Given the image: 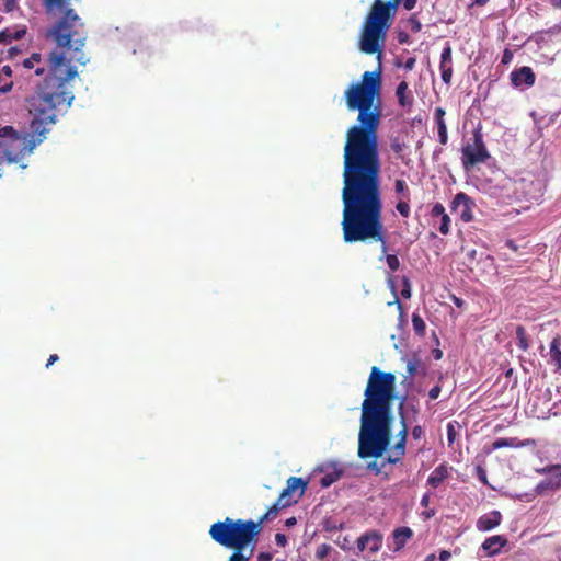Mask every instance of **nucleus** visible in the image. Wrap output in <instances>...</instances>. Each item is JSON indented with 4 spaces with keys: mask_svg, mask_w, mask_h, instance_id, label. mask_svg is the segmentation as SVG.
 <instances>
[{
    "mask_svg": "<svg viewBox=\"0 0 561 561\" xmlns=\"http://www.w3.org/2000/svg\"><path fill=\"white\" fill-rule=\"evenodd\" d=\"M380 70L365 71L344 92L348 111H357V124L346 130L343 153L342 232L345 243L379 242L388 267L396 272L400 261L387 254L382 222L381 160L378 129L382 118Z\"/></svg>",
    "mask_w": 561,
    "mask_h": 561,
    "instance_id": "1",
    "label": "nucleus"
},
{
    "mask_svg": "<svg viewBox=\"0 0 561 561\" xmlns=\"http://www.w3.org/2000/svg\"><path fill=\"white\" fill-rule=\"evenodd\" d=\"M48 75L37 91L27 99L28 112L33 116L32 134H19L12 126L0 128L3 154L9 163H16L39 145L48 126L56 123L59 113L66 112L73 99L69 82L78 76L75 67L66 64L65 51L53 50L47 59Z\"/></svg>",
    "mask_w": 561,
    "mask_h": 561,
    "instance_id": "2",
    "label": "nucleus"
},
{
    "mask_svg": "<svg viewBox=\"0 0 561 561\" xmlns=\"http://www.w3.org/2000/svg\"><path fill=\"white\" fill-rule=\"evenodd\" d=\"M396 375L382 371L377 366L371 367L362 403L360 428L358 434V457L362 459L381 458L394 465L404 457L409 433L403 414L404 399L399 403L401 428L398 442L390 446L393 423L392 400L396 390Z\"/></svg>",
    "mask_w": 561,
    "mask_h": 561,
    "instance_id": "3",
    "label": "nucleus"
},
{
    "mask_svg": "<svg viewBox=\"0 0 561 561\" xmlns=\"http://www.w3.org/2000/svg\"><path fill=\"white\" fill-rule=\"evenodd\" d=\"M70 0H44L43 4L48 14L64 11L60 19L47 31L46 37L51 38L58 48L70 51L66 64L69 67L71 61L82 66L87 65L89 58L83 53L88 38V31L82 19L73 9H66Z\"/></svg>",
    "mask_w": 561,
    "mask_h": 561,
    "instance_id": "4",
    "label": "nucleus"
},
{
    "mask_svg": "<svg viewBox=\"0 0 561 561\" xmlns=\"http://www.w3.org/2000/svg\"><path fill=\"white\" fill-rule=\"evenodd\" d=\"M401 0H375L368 12L360 33V50L368 55L382 53L390 20L394 15Z\"/></svg>",
    "mask_w": 561,
    "mask_h": 561,
    "instance_id": "5",
    "label": "nucleus"
},
{
    "mask_svg": "<svg viewBox=\"0 0 561 561\" xmlns=\"http://www.w3.org/2000/svg\"><path fill=\"white\" fill-rule=\"evenodd\" d=\"M208 533L210 538L222 547L247 548L260 535L261 527L253 519L226 517L225 520L214 523Z\"/></svg>",
    "mask_w": 561,
    "mask_h": 561,
    "instance_id": "6",
    "label": "nucleus"
},
{
    "mask_svg": "<svg viewBox=\"0 0 561 561\" xmlns=\"http://www.w3.org/2000/svg\"><path fill=\"white\" fill-rule=\"evenodd\" d=\"M490 159V153L483 141V135L480 129L473 131V142L461 148V161L463 169L469 171L479 163H484Z\"/></svg>",
    "mask_w": 561,
    "mask_h": 561,
    "instance_id": "7",
    "label": "nucleus"
},
{
    "mask_svg": "<svg viewBox=\"0 0 561 561\" xmlns=\"http://www.w3.org/2000/svg\"><path fill=\"white\" fill-rule=\"evenodd\" d=\"M308 486V481L298 477H290L285 489L279 494V501L284 505H291L305 494Z\"/></svg>",
    "mask_w": 561,
    "mask_h": 561,
    "instance_id": "8",
    "label": "nucleus"
},
{
    "mask_svg": "<svg viewBox=\"0 0 561 561\" xmlns=\"http://www.w3.org/2000/svg\"><path fill=\"white\" fill-rule=\"evenodd\" d=\"M473 199L463 192L457 193L450 203L451 213L458 214L463 222L473 219Z\"/></svg>",
    "mask_w": 561,
    "mask_h": 561,
    "instance_id": "9",
    "label": "nucleus"
},
{
    "mask_svg": "<svg viewBox=\"0 0 561 561\" xmlns=\"http://www.w3.org/2000/svg\"><path fill=\"white\" fill-rule=\"evenodd\" d=\"M316 471L323 474L319 481L320 485L322 488H329L341 479L344 473V468L340 467L337 462L329 461L317 467Z\"/></svg>",
    "mask_w": 561,
    "mask_h": 561,
    "instance_id": "10",
    "label": "nucleus"
},
{
    "mask_svg": "<svg viewBox=\"0 0 561 561\" xmlns=\"http://www.w3.org/2000/svg\"><path fill=\"white\" fill-rule=\"evenodd\" d=\"M381 546L382 536L377 530L366 531L357 539V548L360 552L376 553L380 550Z\"/></svg>",
    "mask_w": 561,
    "mask_h": 561,
    "instance_id": "11",
    "label": "nucleus"
},
{
    "mask_svg": "<svg viewBox=\"0 0 561 561\" xmlns=\"http://www.w3.org/2000/svg\"><path fill=\"white\" fill-rule=\"evenodd\" d=\"M511 83L514 88H522L523 85L530 88L535 84L536 75L528 66H523L515 69L510 75Z\"/></svg>",
    "mask_w": 561,
    "mask_h": 561,
    "instance_id": "12",
    "label": "nucleus"
},
{
    "mask_svg": "<svg viewBox=\"0 0 561 561\" xmlns=\"http://www.w3.org/2000/svg\"><path fill=\"white\" fill-rule=\"evenodd\" d=\"M538 472L549 474V477L538 485L539 489L558 490L561 488V465H549L538 470Z\"/></svg>",
    "mask_w": 561,
    "mask_h": 561,
    "instance_id": "13",
    "label": "nucleus"
},
{
    "mask_svg": "<svg viewBox=\"0 0 561 561\" xmlns=\"http://www.w3.org/2000/svg\"><path fill=\"white\" fill-rule=\"evenodd\" d=\"M439 70L442 80L449 85L453 78V49L449 43L445 45L440 54Z\"/></svg>",
    "mask_w": 561,
    "mask_h": 561,
    "instance_id": "14",
    "label": "nucleus"
},
{
    "mask_svg": "<svg viewBox=\"0 0 561 561\" xmlns=\"http://www.w3.org/2000/svg\"><path fill=\"white\" fill-rule=\"evenodd\" d=\"M502 522V514L499 511H492L483 514L477 520V529L480 531H489L497 527Z\"/></svg>",
    "mask_w": 561,
    "mask_h": 561,
    "instance_id": "15",
    "label": "nucleus"
},
{
    "mask_svg": "<svg viewBox=\"0 0 561 561\" xmlns=\"http://www.w3.org/2000/svg\"><path fill=\"white\" fill-rule=\"evenodd\" d=\"M507 543V539L503 536L495 535L486 538L482 543V549L486 551L489 556H494L500 552L501 548H503Z\"/></svg>",
    "mask_w": 561,
    "mask_h": 561,
    "instance_id": "16",
    "label": "nucleus"
},
{
    "mask_svg": "<svg viewBox=\"0 0 561 561\" xmlns=\"http://www.w3.org/2000/svg\"><path fill=\"white\" fill-rule=\"evenodd\" d=\"M396 96L398 103L403 108H411L413 105V96L409 90V85L405 81H401L396 89Z\"/></svg>",
    "mask_w": 561,
    "mask_h": 561,
    "instance_id": "17",
    "label": "nucleus"
},
{
    "mask_svg": "<svg viewBox=\"0 0 561 561\" xmlns=\"http://www.w3.org/2000/svg\"><path fill=\"white\" fill-rule=\"evenodd\" d=\"M412 536L413 531L410 527L403 526L394 529L392 533L394 551L401 550Z\"/></svg>",
    "mask_w": 561,
    "mask_h": 561,
    "instance_id": "18",
    "label": "nucleus"
},
{
    "mask_svg": "<svg viewBox=\"0 0 561 561\" xmlns=\"http://www.w3.org/2000/svg\"><path fill=\"white\" fill-rule=\"evenodd\" d=\"M560 347H561V336L557 335L550 342L549 356H550V363L554 366V370L558 373L561 371V348Z\"/></svg>",
    "mask_w": 561,
    "mask_h": 561,
    "instance_id": "19",
    "label": "nucleus"
},
{
    "mask_svg": "<svg viewBox=\"0 0 561 561\" xmlns=\"http://www.w3.org/2000/svg\"><path fill=\"white\" fill-rule=\"evenodd\" d=\"M526 444L523 442H519L517 438H499L494 440L490 446L485 447V453L490 454L493 450L508 447V448H518L524 447Z\"/></svg>",
    "mask_w": 561,
    "mask_h": 561,
    "instance_id": "20",
    "label": "nucleus"
},
{
    "mask_svg": "<svg viewBox=\"0 0 561 561\" xmlns=\"http://www.w3.org/2000/svg\"><path fill=\"white\" fill-rule=\"evenodd\" d=\"M447 477L448 468L445 465H439L427 478V484L432 488H438L447 479Z\"/></svg>",
    "mask_w": 561,
    "mask_h": 561,
    "instance_id": "21",
    "label": "nucleus"
},
{
    "mask_svg": "<svg viewBox=\"0 0 561 561\" xmlns=\"http://www.w3.org/2000/svg\"><path fill=\"white\" fill-rule=\"evenodd\" d=\"M26 28L22 27L19 30H10L5 28L3 31H0V44H9L12 42V39H21L25 36Z\"/></svg>",
    "mask_w": 561,
    "mask_h": 561,
    "instance_id": "22",
    "label": "nucleus"
},
{
    "mask_svg": "<svg viewBox=\"0 0 561 561\" xmlns=\"http://www.w3.org/2000/svg\"><path fill=\"white\" fill-rule=\"evenodd\" d=\"M461 252L463 253L465 255V261H466V264L469 266V267H472V265L477 262H479L482 256L484 255V253H478L476 249H472V248H468V247H461Z\"/></svg>",
    "mask_w": 561,
    "mask_h": 561,
    "instance_id": "23",
    "label": "nucleus"
},
{
    "mask_svg": "<svg viewBox=\"0 0 561 561\" xmlns=\"http://www.w3.org/2000/svg\"><path fill=\"white\" fill-rule=\"evenodd\" d=\"M289 505H284V503L282 504L280 501H279V497L277 499L276 503L273 504L268 510L267 512L260 517V519L257 522H255V524H260V527L262 528V524L270 519V518H273L277 515L278 511L280 508H285V507H288Z\"/></svg>",
    "mask_w": 561,
    "mask_h": 561,
    "instance_id": "24",
    "label": "nucleus"
},
{
    "mask_svg": "<svg viewBox=\"0 0 561 561\" xmlns=\"http://www.w3.org/2000/svg\"><path fill=\"white\" fill-rule=\"evenodd\" d=\"M516 339L517 345L522 351H527L529 348V341L526 334V330L523 325H518L516 328Z\"/></svg>",
    "mask_w": 561,
    "mask_h": 561,
    "instance_id": "25",
    "label": "nucleus"
},
{
    "mask_svg": "<svg viewBox=\"0 0 561 561\" xmlns=\"http://www.w3.org/2000/svg\"><path fill=\"white\" fill-rule=\"evenodd\" d=\"M412 327L417 335L423 336L425 334L426 324L420 314H412Z\"/></svg>",
    "mask_w": 561,
    "mask_h": 561,
    "instance_id": "26",
    "label": "nucleus"
},
{
    "mask_svg": "<svg viewBox=\"0 0 561 561\" xmlns=\"http://www.w3.org/2000/svg\"><path fill=\"white\" fill-rule=\"evenodd\" d=\"M394 192L398 195H401L402 198L410 199V191L404 180L397 179L394 181Z\"/></svg>",
    "mask_w": 561,
    "mask_h": 561,
    "instance_id": "27",
    "label": "nucleus"
},
{
    "mask_svg": "<svg viewBox=\"0 0 561 561\" xmlns=\"http://www.w3.org/2000/svg\"><path fill=\"white\" fill-rule=\"evenodd\" d=\"M332 551H333V548L329 543H321L316 549L314 558L318 561H323Z\"/></svg>",
    "mask_w": 561,
    "mask_h": 561,
    "instance_id": "28",
    "label": "nucleus"
},
{
    "mask_svg": "<svg viewBox=\"0 0 561 561\" xmlns=\"http://www.w3.org/2000/svg\"><path fill=\"white\" fill-rule=\"evenodd\" d=\"M409 201L410 199L402 198L396 205V209L404 218H408L410 216L411 209H410Z\"/></svg>",
    "mask_w": 561,
    "mask_h": 561,
    "instance_id": "29",
    "label": "nucleus"
},
{
    "mask_svg": "<svg viewBox=\"0 0 561 561\" xmlns=\"http://www.w3.org/2000/svg\"><path fill=\"white\" fill-rule=\"evenodd\" d=\"M440 218V222H439V227H438V231L446 236L450 232V218L448 216V214H445L443 216L439 217Z\"/></svg>",
    "mask_w": 561,
    "mask_h": 561,
    "instance_id": "30",
    "label": "nucleus"
},
{
    "mask_svg": "<svg viewBox=\"0 0 561 561\" xmlns=\"http://www.w3.org/2000/svg\"><path fill=\"white\" fill-rule=\"evenodd\" d=\"M42 60V55L39 53H33L28 58H25L23 61V66L25 68H34L36 64H39Z\"/></svg>",
    "mask_w": 561,
    "mask_h": 561,
    "instance_id": "31",
    "label": "nucleus"
},
{
    "mask_svg": "<svg viewBox=\"0 0 561 561\" xmlns=\"http://www.w3.org/2000/svg\"><path fill=\"white\" fill-rule=\"evenodd\" d=\"M437 129H438V138H439V142L442 145H446L447 144V140H448V134H447V125L445 122H438L437 124Z\"/></svg>",
    "mask_w": 561,
    "mask_h": 561,
    "instance_id": "32",
    "label": "nucleus"
},
{
    "mask_svg": "<svg viewBox=\"0 0 561 561\" xmlns=\"http://www.w3.org/2000/svg\"><path fill=\"white\" fill-rule=\"evenodd\" d=\"M390 148L396 154H400L405 149V144L400 138L396 137L391 139Z\"/></svg>",
    "mask_w": 561,
    "mask_h": 561,
    "instance_id": "33",
    "label": "nucleus"
},
{
    "mask_svg": "<svg viewBox=\"0 0 561 561\" xmlns=\"http://www.w3.org/2000/svg\"><path fill=\"white\" fill-rule=\"evenodd\" d=\"M244 549L245 548L233 549V552L228 561H249L251 556H244L242 552Z\"/></svg>",
    "mask_w": 561,
    "mask_h": 561,
    "instance_id": "34",
    "label": "nucleus"
},
{
    "mask_svg": "<svg viewBox=\"0 0 561 561\" xmlns=\"http://www.w3.org/2000/svg\"><path fill=\"white\" fill-rule=\"evenodd\" d=\"M409 25L412 32L417 33L422 30V24L415 15H411L409 19Z\"/></svg>",
    "mask_w": 561,
    "mask_h": 561,
    "instance_id": "35",
    "label": "nucleus"
},
{
    "mask_svg": "<svg viewBox=\"0 0 561 561\" xmlns=\"http://www.w3.org/2000/svg\"><path fill=\"white\" fill-rule=\"evenodd\" d=\"M446 211H445V207L443 206V204L440 203H436L433 207H432V210H431V216L433 218L435 217H440L443 215H445Z\"/></svg>",
    "mask_w": 561,
    "mask_h": 561,
    "instance_id": "36",
    "label": "nucleus"
},
{
    "mask_svg": "<svg viewBox=\"0 0 561 561\" xmlns=\"http://www.w3.org/2000/svg\"><path fill=\"white\" fill-rule=\"evenodd\" d=\"M19 8L18 0H3V10L9 13Z\"/></svg>",
    "mask_w": 561,
    "mask_h": 561,
    "instance_id": "37",
    "label": "nucleus"
},
{
    "mask_svg": "<svg viewBox=\"0 0 561 561\" xmlns=\"http://www.w3.org/2000/svg\"><path fill=\"white\" fill-rule=\"evenodd\" d=\"M477 476L484 485H489L486 471L481 466L477 467Z\"/></svg>",
    "mask_w": 561,
    "mask_h": 561,
    "instance_id": "38",
    "label": "nucleus"
},
{
    "mask_svg": "<svg viewBox=\"0 0 561 561\" xmlns=\"http://www.w3.org/2000/svg\"><path fill=\"white\" fill-rule=\"evenodd\" d=\"M513 56H514L513 51L510 48H505L503 51V55H502L501 62L503 65L510 64L513 60Z\"/></svg>",
    "mask_w": 561,
    "mask_h": 561,
    "instance_id": "39",
    "label": "nucleus"
},
{
    "mask_svg": "<svg viewBox=\"0 0 561 561\" xmlns=\"http://www.w3.org/2000/svg\"><path fill=\"white\" fill-rule=\"evenodd\" d=\"M275 542H276L277 546L284 548L288 543V539H287L286 535H284L282 533H277L275 535Z\"/></svg>",
    "mask_w": 561,
    "mask_h": 561,
    "instance_id": "40",
    "label": "nucleus"
},
{
    "mask_svg": "<svg viewBox=\"0 0 561 561\" xmlns=\"http://www.w3.org/2000/svg\"><path fill=\"white\" fill-rule=\"evenodd\" d=\"M401 295L404 298H410L411 297V286H410V282H409L408 278H403V288L401 290Z\"/></svg>",
    "mask_w": 561,
    "mask_h": 561,
    "instance_id": "41",
    "label": "nucleus"
},
{
    "mask_svg": "<svg viewBox=\"0 0 561 561\" xmlns=\"http://www.w3.org/2000/svg\"><path fill=\"white\" fill-rule=\"evenodd\" d=\"M340 547L341 549L343 550H350L351 549V540L348 539L347 536H344L342 539H337L335 541Z\"/></svg>",
    "mask_w": 561,
    "mask_h": 561,
    "instance_id": "42",
    "label": "nucleus"
},
{
    "mask_svg": "<svg viewBox=\"0 0 561 561\" xmlns=\"http://www.w3.org/2000/svg\"><path fill=\"white\" fill-rule=\"evenodd\" d=\"M424 436V430L421 425H416L412 428V437L416 440Z\"/></svg>",
    "mask_w": 561,
    "mask_h": 561,
    "instance_id": "43",
    "label": "nucleus"
},
{
    "mask_svg": "<svg viewBox=\"0 0 561 561\" xmlns=\"http://www.w3.org/2000/svg\"><path fill=\"white\" fill-rule=\"evenodd\" d=\"M444 116H445V110L443 107H436L435 112H434V117H435L436 124H438V122H445Z\"/></svg>",
    "mask_w": 561,
    "mask_h": 561,
    "instance_id": "44",
    "label": "nucleus"
},
{
    "mask_svg": "<svg viewBox=\"0 0 561 561\" xmlns=\"http://www.w3.org/2000/svg\"><path fill=\"white\" fill-rule=\"evenodd\" d=\"M415 62H416V59L414 57H409L404 64H403V68L408 71H411L413 70V68L415 67Z\"/></svg>",
    "mask_w": 561,
    "mask_h": 561,
    "instance_id": "45",
    "label": "nucleus"
},
{
    "mask_svg": "<svg viewBox=\"0 0 561 561\" xmlns=\"http://www.w3.org/2000/svg\"><path fill=\"white\" fill-rule=\"evenodd\" d=\"M440 387L438 385L434 386L430 391H428V397L430 399L432 400H435L439 397L440 394Z\"/></svg>",
    "mask_w": 561,
    "mask_h": 561,
    "instance_id": "46",
    "label": "nucleus"
},
{
    "mask_svg": "<svg viewBox=\"0 0 561 561\" xmlns=\"http://www.w3.org/2000/svg\"><path fill=\"white\" fill-rule=\"evenodd\" d=\"M342 528H343L342 523L336 525L335 523H331V522H327L325 527H324V529L329 530V531H333V530H337V529H342Z\"/></svg>",
    "mask_w": 561,
    "mask_h": 561,
    "instance_id": "47",
    "label": "nucleus"
},
{
    "mask_svg": "<svg viewBox=\"0 0 561 561\" xmlns=\"http://www.w3.org/2000/svg\"><path fill=\"white\" fill-rule=\"evenodd\" d=\"M436 514V510L435 508H430V510H426L424 512H422V516L424 519H430L432 517H434Z\"/></svg>",
    "mask_w": 561,
    "mask_h": 561,
    "instance_id": "48",
    "label": "nucleus"
},
{
    "mask_svg": "<svg viewBox=\"0 0 561 561\" xmlns=\"http://www.w3.org/2000/svg\"><path fill=\"white\" fill-rule=\"evenodd\" d=\"M416 4V0H403V7L405 10H412Z\"/></svg>",
    "mask_w": 561,
    "mask_h": 561,
    "instance_id": "49",
    "label": "nucleus"
},
{
    "mask_svg": "<svg viewBox=\"0 0 561 561\" xmlns=\"http://www.w3.org/2000/svg\"><path fill=\"white\" fill-rule=\"evenodd\" d=\"M271 560H272V554L268 552H261L257 556V561H271Z\"/></svg>",
    "mask_w": 561,
    "mask_h": 561,
    "instance_id": "50",
    "label": "nucleus"
},
{
    "mask_svg": "<svg viewBox=\"0 0 561 561\" xmlns=\"http://www.w3.org/2000/svg\"><path fill=\"white\" fill-rule=\"evenodd\" d=\"M450 557H451V553L449 551H447V550H442L439 552V560L440 561H448L450 559Z\"/></svg>",
    "mask_w": 561,
    "mask_h": 561,
    "instance_id": "51",
    "label": "nucleus"
},
{
    "mask_svg": "<svg viewBox=\"0 0 561 561\" xmlns=\"http://www.w3.org/2000/svg\"><path fill=\"white\" fill-rule=\"evenodd\" d=\"M12 87H13L12 81L5 83L4 85L0 87V93H2V94L8 93L9 91H11Z\"/></svg>",
    "mask_w": 561,
    "mask_h": 561,
    "instance_id": "52",
    "label": "nucleus"
},
{
    "mask_svg": "<svg viewBox=\"0 0 561 561\" xmlns=\"http://www.w3.org/2000/svg\"><path fill=\"white\" fill-rule=\"evenodd\" d=\"M407 369H408L409 375L412 376L416 370V364L413 362H409L407 365Z\"/></svg>",
    "mask_w": 561,
    "mask_h": 561,
    "instance_id": "53",
    "label": "nucleus"
},
{
    "mask_svg": "<svg viewBox=\"0 0 561 561\" xmlns=\"http://www.w3.org/2000/svg\"><path fill=\"white\" fill-rule=\"evenodd\" d=\"M430 504V493H425L421 499V505L423 507H428Z\"/></svg>",
    "mask_w": 561,
    "mask_h": 561,
    "instance_id": "54",
    "label": "nucleus"
},
{
    "mask_svg": "<svg viewBox=\"0 0 561 561\" xmlns=\"http://www.w3.org/2000/svg\"><path fill=\"white\" fill-rule=\"evenodd\" d=\"M389 306L391 305H396L400 311V313H402V304L400 302L399 298L397 297V295L394 294V300L393 301H390L388 302Z\"/></svg>",
    "mask_w": 561,
    "mask_h": 561,
    "instance_id": "55",
    "label": "nucleus"
},
{
    "mask_svg": "<svg viewBox=\"0 0 561 561\" xmlns=\"http://www.w3.org/2000/svg\"><path fill=\"white\" fill-rule=\"evenodd\" d=\"M549 4L556 10H561V0H549Z\"/></svg>",
    "mask_w": 561,
    "mask_h": 561,
    "instance_id": "56",
    "label": "nucleus"
},
{
    "mask_svg": "<svg viewBox=\"0 0 561 561\" xmlns=\"http://www.w3.org/2000/svg\"><path fill=\"white\" fill-rule=\"evenodd\" d=\"M57 360H58V355L57 354L50 355L48 360H47L46 367L51 366Z\"/></svg>",
    "mask_w": 561,
    "mask_h": 561,
    "instance_id": "57",
    "label": "nucleus"
},
{
    "mask_svg": "<svg viewBox=\"0 0 561 561\" xmlns=\"http://www.w3.org/2000/svg\"><path fill=\"white\" fill-rule=\"evenodd\" d=\"M447 434H448V440L450 443H453L455 432H454V426L451 424H448V433Z\"/></svg>",
    "mask_w": 561,
    "mask_h": 561,
    "instance_id": "58",
    "label": "nucleus"
},
{
    "mask_svg": "<svg viewBox=\"0 0 561 561\" xmlns=\"http://www.w3.org/2000/svg\"><path fill=\"white\" fill-rule=\"evenodd\" d=\"M297 524V519L295 517H290V518H287L285 520V526L286 527H293Z\"/></svg>",
    "mask_w": 561,
    "mask_h": 561,
    "instance_id": "59",
    "label": "nucleus"
},
{
    "mask_svg": "<svg viewBox=\"0 0 561 561\" xmlns=\"http://www.w3.org/2000/svg\"><path fill=\"white\" fill-rule=\"evenodd\" d=\"M489 2V0H474L473 4L478 7H483Z\"/></svg>",
    "mask_w": 561,
    "mask_h": 561,
    "instance_id": "60",
    "label": "nucleus"
},
{
    "mask_svg": "<svg viewBox=\"0 0 561 561\" xmlns=\"http://www.w3.org/2000/svg\"><path fill=\"white\" fill-rule=\"evenodd\" d=\"M2 72L10 77L12 73V70L9 66H4V67H2Z\"/></svg>",
    "mask_w": 561,
    "mask_h": 561,
    "instance_id": "61",
    "label": "nucleus"
},
{
    "mask_svg": "<svg viewBox=\"0 0 561 561\" xmlns=\"http://www.w3.org/2000/svg\"><path fill=\"white\" fill-rule=\"evenodd\" d=\"M44 72H45V68L44 67H37L35 69V75H37V76H42V75H44Z\"/></svg>",
    "mask_w": 561,
    "mask_h": 561,
    "instance_id": "62",
    "label": "nucleus"
},
{
    "mask_svg": "<svg viewBox=\"0 0 561 561\" xmlns=\"http://www.w3.org/2000/svg\"><path fill=\"white\" fill-rule=\"evenodd\" d=\"M408 34H400L399 35V42L402 44V43H405L407 39H408Z\"/></svg>",
    "mask_w": 561,
    "mask_h": 561,
    "instance_id": "63",
    "label": "nucleus"
},
{
    "mask_svg": "<svg viewBox=\"0 0 561 561\" xmlns=\"http://www.w3.org/2000/svg\"><path fill=\"white\" fill-rule=\"evenodd\" d=\"M556 554L559 561H561V546L556 548Z\"/></svg>",
    "mask_w": 561,
    "mask_h": 561,
    "instance_id": "64",
    "label": "nucleus"
}]
</instances>
